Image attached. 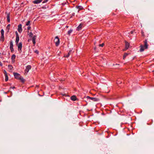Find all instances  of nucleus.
<instances>
[{
  "instance_id": "obj_22",
  "label": "nucleus",
  "mask_w": 154,
  "mask_h": 154,
  "mask_svg": "<svg viewBox=\"0 0 154 154\" xmlns=\"http://www.w3.org/2000/svg\"><path fill=\"white\" fill-rule=\"evenodd\" d=\"M8 68L9 69H12L13 68V67L11 65H8Z\"/></svg>"
},
{
  "instance_id": "obj_7",
  "label": "nucleus",
  "mask_w": 154,
  "mask_h": 154,
  "mask_svg": "<svg viewBox=\"0 0 154 154\" xmlns=\"http://www.w3.org/2000/svg\"><path fill=\"white\" fill-rule=\"evenodd\" d=\"M22 25L20 24L18 26V31L19 33H21L22 31Z\"/></svg>"
},
{
  "instance_id": "obj_11",
  "label": "nucleus",
  "mask_w": 154,
  "mask_h": 154,
  "mask_svg": "<svg viewBox=\"0 0 154 154\" xmlns=\"http://www.w3.org/2000/svg\"><path fill=\"white\" fill-rule=\"evenodd\" d=\"M140 52L143 51L145 49H146L142 45H141L140 46Z\"/></svg>"
},
{
  "instance_id": "obj_14",
  "label": "nucleus",
  "mask_w": 154,
  "mask_h": 154,
  "mask_svg": "<svg viewBox=\"0 0 154 154\" xmlns=\"http://www.w3.org/2000/svg\"><path fill=\"white\" fill-rule=\"evenodd\" d=\"M71 99L73 101H75L76 100V97L75 96H72L71 97Z\"/></svg>"
},
{
  "instance_id": "obj_8",
  "label": "nucleus",
  "mask_w": 154,
  "mask_h": 154,
  "mask_svg": "<svg viewBox=\"0 0 154 154\" xmlns=\"http://www.w3.org/2000/svg\"><path fill=\"white\" fill-rule=\"evenodd\" d=\"M144 45L143 46L146 49H147L148 48V45L147 43V40H145L144 41Z\"/></svg>"
},
{
  "instance_id": "obj_18",
  "label": "nucleus",
  "mask_w": 154,
  "mask_h": 154,
  "mask_svg": "<svg viewBox=\"0 0 154 154\" xmlns=\"http://www.w3.org/2000/svg\"><path fill=\"white\" fill-rule=\"evenodd\" d=\"M10 48H13V42H12V41H11L10 42Z\"/></svg>"
},
{
  "instance_id": "obj_17",
  "label": "nucleus",
  "mask_w": 154,
  "mask_h": 154,
  "mask_svg": "<svg viewBox=\"0 0 154 154\" xmlns=\"http://www.w3.org/2000/svg\"><path fill=\"white\" fill-rule=\"evenodd\" d=\"M1 37L2 38H4V31L3 29H2L1 30Z\"/></svg>"
},
{
  "instance_id": "obj_35",
  "label": "nucleus",
  "mask_w": 154,
  "mask_h": 154,
  "mask_svg": "<svg viewBox=\"0 0 154 154\" xmlns=\"http://www.w3.org/2000/svg\"><path fill=\"white\" fill-rule=\"evenodd\" d=\"M12 88V89H14V88H15V87H10V88Z\"/></svg>"
},
{
  "instance_id": "obj_20",
  "label": "nucleus",
  "mask_w": 154,
  "mask_h": 154,
  "mask_svg": "<svg viewBox=\"0 0 154 154\" xmlns=\"http://www.w3.org/2000/svg\"><path fill=\"white\" fill-rule=\"evenodd\" d=\"M16 58V56L14 54H13L11 57V59L12 60H14Z\"/></svg>"
},
{
  "instance_id": "obj_36",
  "label": "nucleus",
  "mask_w": 154,
  "mask_h": 154,
  "mask_svg": "<svg viewBox=\"0 0 154 154\" xmlns=\"http://www.w3.org/2000/svg\"><path fill=\"white\" fill-rule=\"evenodd\" d=\"M0 65L1 66H2V64L1 62L0 63Z\"/></svg>"
},
{
  "instance_id": "obj_37",
  "label": "nucleus",
  "mask_w": 154,
  "mask_h": 154,
  "mask_svg": "<svg viewBox=\"0 0 154 154\" xmlns=\"http://www.w3.org/2000/svg\"><path fill=\"white\" fill-rule=\"evenodd\" d=\"M4 72H5V74H7V73H6V71L5 70L4 71Z\"/></svg>"
},
{
  "instance_id": "obj_21",
  "label": "nucleus",
  "mask_w": 154,
  "mask_h": 154,
  "mask_svg": "<svg viewBox=\"0 0 154 154\" xmlns=\"http://www.w3.org/2000/svg\"><path fill=\"white\" fill-rule=\"evenodd\" d=\"M5 81H7L8 80V77L7 76V74H5Z\"/></svg>"
},
{
  "instance_id": "obj_10",
  "label": "nucleus",
  "mask_w": 154,
  "mask_h": 154,
  "mask_svg": "<svg viewBox=\"0 0 154 154\" xmlns=\"http://www.w3.org/2000/svg\"><path fill=\"white\" fill-rule=\"evenodd\" d=\"M42 0H35L33 1V3L34 4H37L41 2Z\"/></svg>"
},
{
  "instance_id": "obj_27",
  "label": "nucleus",
  "mask_w": 154,
  "mask_h": 154,
  "mask_svg": "<svg viewBox=\"0 0 154 154\" xmlns=\"http://www.w3.org/2000/svg\"><path fill=\"white\" fill-rule=\"evenodd\" d=\"M72 32V30L71 29L69 30L68 32V34H69V35H70V34Z\"/></svg>"
},
{
  "instance_id": "obj_33",
  "label": "nucleus",
  "mask_w": 154,
  "mask_h": 154,
  "mask_svg": "<svg viewBox=\"0 0 154 154\" xmlns=\"http://www.w3.org/2000/svg\"><path fill=\"white\" fill-rule=\"evenodd\" d=\"M30 28H31V27H30V26H28V27H27V29H28V30H29V29H30Z\"/></svg>"
},
{
  "instance_id": "obj_24",
  "label": "nucleus",
  "mask_w": 154,
  "mask_h": 154,
  "mask_svg": "<svg viewBox=\"0 0 154 154\" xmlns=\"http://www.w3.org/2000/svg\"><path fill=\"white\" fill-rule=\"evenodd\" d=\"M78 8H79V10H81L83 9V8H82L81 6H78L77 7Z\"/></svg>"
},
{
  "instance_id": "obj_5",
  "label": "nucleus",
  "mask_w": 154,
  "mask_h": 154,
  "mask_svg": "<svg viewBox=\"0 0 154 154\" xmlns=\"http://www.w3.org/2000/svg\"><path fill=\"white\" fill-rule=\"evenodd\" d=\"M19 40V37L18 36V34L17 32L16 33V39L15 42L16 45H17L18 43V42Z\"/></svg>"
},
{
  "instance_id": "obj_25",
  "label": "nucleus",
  "mask_w": 154,
  "mask_h": 154,
  "mask_svg": "<svg viewBox=\"0 0 154 154\" xmlns=\"http://www.w3.org/2000/svg\"><path fill=\"white\" fill-rule=\"evenodd\" d=\"M30 21H28L26 23V26H29V24H30Z\"/></svg>"
},
{
  "instance_id": "obj_3",
  "label": "nucleus",
  "mask_w": 154,
  "mask_h": 154,
  "mask_svg": "<svg viewBox=\"0 0 154 154\" xmlns=\"http://www.w3.org/2000/svg\"><path fill=\"white\" fill-rule=\"evenodd\" d=\"M13 74L15 78L17 79L18 80L20 78V77L21 76L19 74L17 73L14 72Z\"/></svg>"
},
{
  "instance_id": "obj_4",
  "label": "nucleus",
  "mask_w": 154,
  "mask_h": 154,
  "mask_svg": "<svg viewBox=\"0 0 154 154\" xmlns=\"http://www.w3.org/2000/svg\"><path fill=\"white\" fill-rule=\"evenodd\" d=\"M31 68V66L30 65H28L26 68V69L25 70V73H27L29 70Z\"/></svg>"
},
{
  "instance_id": "obj_9",
  "label": "nucleus",
  "mask_w": 154,
  "mask_h": 154,
  "mask_svg": "<svg viewBox=\"0 0 154 154\" xmlns=\"http://www.w3.org/2000/svg\"><path fill=\"white\" fill-rule=\"evenodd\" d=\"M83 24L82 23H80L79 25L77 27V30H79L81 29L82 27L83 26Z\"/></svg>"
},
{
  "instance_id": "obj_31",
  "label": "nucleus",
  "mask_w": 154,
  "mask_h": 154,
  "mask_svg": "<svg viewBox=\"0 0 154 154\" xmlns=\"http://www.w3.org/2000/svg\"><path fill=\"white\" fill-rule=\"evenodd\" d=\"M32 35H33V34L31 32L29 34V36L30 37H32Z\"/></svg>"
},
{
  "instance_id": "obj_32",
  "label": "nucleus",
  "mask_w": 154,
  "mask_h": 154,
  "mask_svg": "<svg viewBox=\"0 0 154 154\" xmlns=\"http://www.w3.org/2000/svg\"><path fill=\"white\" fill-rule=\"evenodd\" d=\"M141 34H142V36H145L144 32L143 31V30L141 31Z\"/></svg>"
},
{
  "instance_id": "obj_30",
  "label": "nucleus",
  "mask_w": 154,
  "mask_h": 154,
  "mask_svg": "<svg viewBox=\"0 0 154 154\" xmlns=\"http://www.w3.org/2000/svg\"><path fill=\"white\" fill-rule=\"evenodd\" d=\"M36 36L35 35L33 37H32V40H36Z\"/></svg>"
},
{
  "instance_id": "obj_23",
  "label": "nucleus",
  "mask_w": 154,
  "mask_h": 154,
  "mask_svg": "<svg viewBox=\"0 0 154 154\" xmlns=\"http://www.w3.org/2000/svg\"><path fill=\"white\" fill-rule=\"evenodd\" d=\"M10 26V24H8L7 26L6 27V29H8V32L9 31Z\"/></svg>"
},
{
  "instance_id": "obj_29",
  "label": "nucleus",
  "mask_w": 154,
  "mask_h": 154,
  "mask_svg": "<svg viewBox=\"0 0 154 154\" xmlns=\"http://www.w3.org/2000/svg\"><path fill=\"white\" fill-rule=\"evenodd\" d=\"M104 43H103L102 44H99V46H100V47H103V46L104 45Z\"/></svg>"
},
{
  "instance_id": "obj_1",
  "label": "nucleus",
  "mask_w": 154,
  "mask_h": 154,
  "mask_svg": "<svg viewBox=\"0 0 154 154\" xmlns=\"http://www.w3.org/2000/svg\"><path fill=\"white\" fill-rule=\"evenodd\" d=\"M54 41L55 42L56 45L57 46L60 43V39L57 36H56L55 37Z\"/></svg>"
},
{
  "instance_id": "obj_6",
  "label": "nucleus",
  "mask_w": 154,
  "mask_h": 154,
  "mask_svg": "<svg viewBox=\"0 0 154 154\" xmlns=\"http://www.w3.org/2000/svg\"><path fill=\"white\" fill-rule=\"evenodd\" d=\"M88 98H89L91 100H92V101H94V102H96L99 99L97 98H94V97H91L89 96H88L87 97Z\"/></svg>"
},
{
  "instance_id": "obj_16",
  "label": "nucleus",
  "mask_w": 154,
  "mask_h": 154,
  "mask_svg": "<svg viewBox=\"0 0 154 154\" xmlns=\"http://www.w3.org/2000/svg\"><path fill=\"white\" fill-rule=\"evenodd\" d=\"M18 80H20L22 82L24 83L25 82V80L23 77L21 76Z\"/></svg>"
},
{
  "instance_id": "obj_28",
  "label": "nucleus",
  "mask_w": 154,
  "mask_h": 154,
  "mask_svg": "<svg viewBox=\"0 0 154 154\" xmlns=\"http://www.w3.org/2000/svg\"><path fill=\"white\" fill-rule=\"evenodd\" d=\"M33 44L35 45V40H32Z\"/></svg>"
},
{
  "instance_id": "obj_12",
  "label": "nucleus",
  "mask_w": 154,
  "mask_h": 154,
  "mask_svg": "<svg viewBox=\"0 0 154 154\" xmlns=\"http://www.w3.org/2000/svg\"><path fill=\"white\" fill-rule=\"evenodd\" d=\"M129 43L127 42H125V49H127L129 47Z\"/></svg>"
},
{
  "instance_id": "obj_19",
  "label": "nucleus",
  "mask_w": 154,
  "mask_h": 154,
  "mask_svg": "<svg viewBox=\"0 0 154 154\" xmlns=\"http://www.w3.org/2000/svg\"><path fill=\"white\" fill-rule=\"evenodd\" d=\"M128 55V54L127 53H125L123 56V58L124 60H125V57H126V56H127Z\"/></svg>"
},
{
  "instance_id": "obj_34",
  "label": "nucleus",
  "mask_w": 154,
  "mask_h": 154,
  "mask_svg": "<svg viewBox=\"0 0 154 154\" xmlns=\"http://www.w3.org/2000/svg\"><path fill=\"white\" fill-rule=\"evenodd\" d=\"M35 52L37 54H38V52L37 50H36L35 51Z\"/></svg>"
},
{
  "instance_id": "obj_26",
  "label": "nucleus",
  "mask_w": 154,
  "mask_h": 154,
  "mask_svg": "<svg viewBox=\"0 0 154 154\" xmlns=\"http://www.w3.org/2000/svg\"><path fill=\"white\" fill-rule=\"evenodd\" d=\"M10 48L11 52L13 53L14 51L13 48Z\"/></svg>"
},
{
  "instance_id": "obj_13",
  "label": "nucleus",
  "mask_w": 154,
  "mask_h": 154,
  "mask_svg": "<svg viewBox=\"0 0 154 154\" xmlns=\"http://www.w3.org/2000/svg\"><path fill=\"white\" fill-rule=\"evenodd\" d=\"M7 20L8 22H10V14L8 13L7 14Z\"/></svg>"
},
{
  "instance_id": "obj_2",
  "label": "nucleus",
  "mask_w": 154,
  "mask_h": 154,
  "mask_svg": "<svg viewBox=\"0 0 154 154\" xmlns=\"http://www.w3.org/2000/svg\"><path fill=\"white\" fill-rule=\"evenodd\" d=\"M17 45L18 46V51L20 53H21L22 52V43L21 42H20Z\"/></svg>"
},
{
  "instance_id": "obj_15",
  "label": "nucleus",
  "mask_w": 154,
  "mask_h": 154,
  "mask_svg": "<svg viewBox=\"0 0 154 154\" xmlns=\"http://www.w3.org/2000/svg\"><path fill=\"white\" fill-rule=\"evenodd\" d=\"M71 51H69L67 54L65 55H64V57H69L71 54Z\"/></svg>"
}]
</instances>
